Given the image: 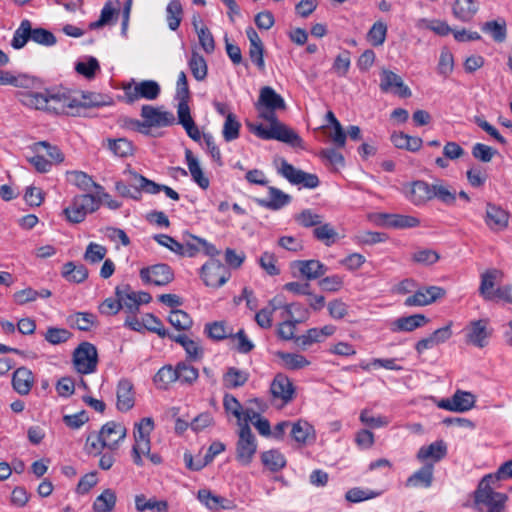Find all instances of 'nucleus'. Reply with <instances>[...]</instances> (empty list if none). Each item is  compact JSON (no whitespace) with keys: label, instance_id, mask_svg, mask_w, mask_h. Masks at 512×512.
Wrapping results in <instances>:
<instances>
[{"label":"nucleus","instance_id":"1","mask_svg":"<svg viewBox=\"0 0 512 512\" xmlns=\"http://www.w3.org/2000/svg\"><path fill=\"white\" fill-rule=\"evenodd\" d=\"M494 484V476H491V474L485 475L480 480L473 494V507L477 512L505 509L508 496L504 493L496 492L492 487Z\"/></svg>","mask_w":512,"mask_h":512},{"label":"nucleus","instance_id":"2","mask_svg":"<svg viewBox=\"0 0 512 512\" xmlns=\"http://www.w3.org/2000/svg\"><path fill=\"white\" fill-rule=\"evenodd\" d=\"M98 354L96 347L89 342H82L73 353L75 369L81 374H89L96 370Z\"/></svg>","mask_w":512,"mask_h":512},{"label":"nucleus","instance_id":"3","mask_svg":"<svg viewBox=\"0 0 512 512\" xmlns=\"http://www.w3.org/2000/svg\"><path fill=\"white\" fill-rule=\"evenodd\" d=\"M126 102L134 103L140 98L148 100L156 99L160 94V86L156 81L144 80L139 83H127L123 85Z\"/></svg>","mask_w":512,"mask_h":512},{"label":"nucleus","instance_id":"4","mask_svg":"<svg viewBox=\"0 0 512 512\" xmlns=\"http://www.w3.org/2000/svg\"><path fill=\"white\" fill-rule=\"evenodd\" d=\"M239 439L236 447V459L242 465L251 463L256 453L257 444L251 428L247 423H239Z\"/></svg>","mask_w":512,"mask_h":512},{"label":"nucleus","instance_id":"5","mask_svg":"<svg viewBox=\"0 0 512 512\" xmlns=\"http://www.w3.org/2000/svg\"><path fill=\"white\" fill-rule=\"evenodd\" d=\"M201 276L206 286L218 288L230 278V272L217 259H210L201 268Z\"/></svg>","mask_w":512,"mask_h":512},{"label":"nucleus","instance_id":"6","mask_svg":"<svg viewBox=\"0 0 512 512\" xmlns=\"http://www.w3.org/2000/svg\"><path fill=\"white\" fill-rule=\"evenodd\" d=\"M141 116L144 119L145 130H149L151 127H167L175 123V116L172 112L151 105L142 106Z\"/></svg>","mask_w":512,"mask_h":512},{"label":"nucleus","instance_id":"7","mask_svg":"<svg viewBox=\"0 0 512 512\" xmlns=\"http://www.w3.org/2000/svg\"><path fill=\"white\" fill-rule=\"evenodd\" d=\"M488 323V319L471 321L465 328L466 342L478 348L485 347L492 335V329L488 327Z\"/></svg>","mask_w":512,"mask_h":512},{"label":"nucleus","instance_id":"8","mask_svg":"<svg viewBox=\"0 0 512 512\" xmlns=\"http://www.w3.org/2000/svg\"><path fill=\"white\" fill-rule=\"evenodd\" d=\"M140 277L145 283L164 286L173 280L174 274L169 265L160 263L142 268Z\"/></svg>","mask_w":512,"mask_h":512},{"label":"nucleus","instance_id":"9","mask_svg":"<svg viewBox=\"0 0 512 512\" xmlns=\"http://www.w3.org/2000/svg\"><path fill=\"white\" fill-rule=\"evenodd\" d=\"M154 429V421L151 417L143 418L135 424L133 453H142L149 455L150 452V433Z\"/></svg>","mask_w":512,"mask_h":512},{"label":"nucleus","instance_id":"10","mask_svg":"<svg viewBox=\"0 0 512 512\" xmlns=\"http://www.w3.org/2000/svg\"><path fill=\"white\" fill-rule=\"evenodd\" d=\"M125 436L126 428L120 423L110 421L101 428L99 432V442L101 443V447H107L113 450Z\"/></svg>","mask_w":512,"mask_h":512},{"label":"nucleus","instance_id":"11","mask_svg":"<svg viewBox=\"0 0 512 512\" xmlns=\"http://www.w3.org/2000/svg\"><path fill=\"white\" fill-rule=\"evenodd\" d=\"M380 89L384 93L394 92L402 98L412 95L410 88L404 84L402 78L387 69H383L381 72Z\"/></svg>","mask_w":512,"mask_h":512},{"label":"nucleus","instance_id":"12","mask_svg":"<svg viewBox=\"0 0 512 512\" xmlns=\"http://www.w3.org/2000/svg\"><path fill=\"white\" fill-rule=\"evenodd\" d=\"M432 194L433 184L431 185L423 180L413 181L406 192L408 200L415 206L425 205L428 201L432 200Z\"/></svg>","mask_w":512,"mask_h":512},{"label":"nucleus","instance_id":"13","mask_svg":"<svg viewBox=\"0 0 512 512\" xmlns=\"http://www.w3.org/2000/svg\"><path fill=\"white\" fill-rule=\"evenodd\" d=\"M509 222V213L492 203L486 205L485 223L494 232L502 231L507 228Z\"/></svg>","mask_w":512,"mask_h":512},{"label":"nucleus","instance_id":"14","mask_svg":"<svg viewBox=\"0 0 512 512\" xmlns=\"http://www.w3.org/2000/svg\"><path fill=\"white\" fill-rule=\"evenodd\" d=\"M67 181L76 186L79 190L83 192H91L92 189H95L98 194H102L104 197H108L107 193L103 192V187L96 183L91 176L83 171H68L66 173Z\"/></svg>","mask_w":512,"mask_h":512},{"label":"nucleus","instance_id":"15","mask_svg":"<svg viewBox=\"0 0 512 512\" xmlns=\"http://www.w3.org/2000/svg\"><path fill=\"white\" fill-rule=\"evenodd\" d=\"M81 100L68 95H50L48 111L56 114H74L73 109L80 108Z\"/></svg>","mask_w":512,"mask_h":512},{"label":"nucleus","instance_id":"16","mask_svg":"<svg viewBox=\"0 0 512 512\" xmlns=\"http://www.w3.org/2000/svg\"><path fill=\"white\" fill-rule=\"evenodd\" d=\"M270 391L274 398L281 399L284 403H289L294 396V386L291 380L284 374H277L273 379Z\"/></svg>","mask_w":512,"mask_h":512},{"label":"nucleus","instance_id":"17","mask_svg":"<svg viewBox=\"0 0 512 512\" xmlns=\"http://www.w3.org/2000/svg\"><path fill=\"white\" fill-rule=\"evenodd\" d=\"M257 109L261 108H270V109H278V110H285L286 109V103L283 99V97L276 93V91L269 87L264 86L260 90V95L258 102L256 104Z\"/></svg>","mask_w":512,"mask_h":512},{"label":"nucleus","instance_id":"18","mask_svg":"<svg viewBox=\"0 0 512 512\" xmlns=\"http://www.w3.org/2000/svg\"><path fill=\"white\" fill-rule=\"evenodd\" d=\"M428 318L423 314H414L406 317H400L390 324L392 332H411L428 323Z\"/></svg>","mask_w":512,"mask_h":512},{"label":"nucleus","instance_id":"19","mask_svg":"<svg viewBox=\"0 0 512 512\" xmlns=\"http://www.w3.org/2000/svg\"><path fill=\"white\" fill-rule=\"evenodd\" d=\"M294 266L308 281L318 279L327 272V267L318 260H299L294 262Z\"/></svg>","mask_w":512,"mask_h":512},{"label":"nucleus","instance_id":"20","mask_svg":"<svg viewBox=\"0 0 512 512\" xmlns=\"http://www.w3.org/2000/svg\"><path fill=\"white\" fill-rule=\"evenodd\" d=\"M116 396L117 409L121 412L129 411L134 406L133 384L127 379L120 380Z\"/></svg>","mask_w":512,"mask_h":512},{"label":"nucleus","instance_id":"21","mask_svg":"<svg viewBox=\"0 0 512 512\" xmlns=\"http://www.w3.org/2000/svg\"><path fill=\"white\" fill-rule=\"evenodd\" d=\"M479 6L474 0H455L452 6L453 16L462 21L470 22L478 12Z\"/></svg>","mask_w":512,"mask_h":512},{"label":"nucleus","instance_id":"22","mask_svg":"<svg viewBox=\"0 0 512 512\" xmlns=\"http://www.w3.org/2000/svg\"><path fill=\"white\" fill-rule=\"evenodd\" d=\"M34 383V377L31 372L26 367H20L16 369L13 373L12 377V385L15 391H17L21 395H27Z\"/></svg>","mask_w":512,"mask_h":512},{"label":"nucleus","instance_id":"23","mask_svg":"<svg viewBox=\"0 0 512 512\" xmlns=\"http://www.w3.org/2000/svg\"><path fill=\"white\" fill-rule=\"evenodd\" d=\"M268 193L269 198L257 199L258 204L264 208L270 210H279L291 201V196L278 188L271 186L268 188Z\"/></svg>","mask_w":512,"mask_h":512},{"label":"nucleus","instance_id":"24","mask_svg":"<svg viewBox=\"0 0 512 512\" xmlns=\"http://www.w3.org/2000/svg\"><path fill=\"white\" fill-rule=\"evenodd\" d=\"M447 454V446L443 440L435 441L427 446H422L417 453V459L426 461L428 459L438 462Z\"/></svg>","mask_w":512,"mask_h":512},{"label":"nucleus","instance_id":"25","mask_svg":"<svg viewBox=\"0 0 512 512\" xmlns=\"http://www.w3.org/2000/svg\"><path fill=\"white\" fill-rule=\"evenodd\" d=\"M433 463H426L418 471L414 472L406 481L407 487H424L431 486L433 481Z\"/></svg>","mask_w":512,"mask_h":512},{"label":"nucleus","instance_id":"26","mask_svg":"<svg viewBox=\"0 0 512 512\" xmlns=\"http://www.w3.org/2000/svg\"><path fill=\"white\" fill-rule=\"evenodd\" d=\"M272 129V139L287 143L291 146H300L301 138L299 135L283 124L282 122L276 123L274 126H271Z\"/></svg>","mask_w":512,"mask_h":512},{"label":"nucleus","instance_id":"27","mask_svg":"<svg viewBox=\"0 0 512 512\" xmlns=\"http://www.w3.org/2000/svg\"><path fill=\"white\" fill-rule=\"evenodd\" d=\"M185 158L193 181L196 182L202 189H207L210 184L209 179L204 175L199 161L193 155L191 150L186 149Z\"/></svg>","mask_w":512,"mask_h":512},{"label":"nucleus","instance_id":"28","mask_svg":"<svg viewBox=\"0 0 512 512\" xmlns=\"http://www.w3.org/2000/svg\"><path fill=\"white\" fill-rule=\"evenodd\" d=\"M502 276V272L497 269H489L481 275V283L479 287V293L485 300L494 299V291L492 289L495 286V282Z\"/></svg>","mask_w":512,"mask_h":512},{"label":"nucleus","instance_id":"29","mask_svg":"<svg viewBox=\"0 0 512 512\" xmlns=\"http://www.w3.org/2000/svg\"><path fill=\"white\" fill-rule=\"evenodd\" d=\"M49 96L44 93L27 91L19 93V101L27 107L48 111Z\"/></svg>","mask_w":512,"mask_h":512},{"label":"nucleus","instance_id":"30","mask_svg":"<svg viewBox=\"0 0 512 512\" xmlns=\"http://www.w3.org/2000/svg\"><path fill=\"white\" fill-rule=\"evenodd\" d=\"M382 217L385 219V224L391 228L405 229L418 227L420 225V220L411 215L383 214Z\"/></svg>","mask_w":512,"mask_h":512},{"label":"nucleus","instance_id":"31","mask_svg":"<svg viewBox=\"0 0 512 512\" xmlns=\"http://www.w3.org/2000/svg\"><path fill=\"white\" fill-rule=\"evenodd\" d=\"M116 297L121 301L122 308H125L129 313L136 314L139 310L136 292L130 291L129 285L116 287Z\"/></svg>","mask_w":512,"mask_h":512},{"label":"nucleus","instance_id":"32","mask_svg":"<svg viewBox=\"0 0 512 512\" xmlns=\"http://www.w3.org/2000/svg\"><path fill=\"white\" fill-rule=\"evenodd\" d=\"M391 142L399 149H406L411 152H416L422 147V139L420 137L410 136L403 132L393 133L391 135Z\"/></svg>","mask_w":512,"mask_h":512},{"label":"nucleus","instance_id":"33","mask_svg":"<svg viewBox=\"0 0 512 512\" xmlns=\"http://www.w3.org/2000/svg\"><path fill=\"white\" fill-rule=\"evenodd\" d=\"M189 69L193 77L197 81H203L208 74V66L204 57L195 49L191 52V57L188 60Z\"/></svg>","mask_w":512,"mask_h":512},{"label":"nucleus","instance_id":"34","mask_svg":"<svg viewBox=\"0 0 512 512\" xmlns=\"http://www.w3.org/2000/svg\"><path fill=\"white\" fill-rule=\"evenodd\" d=\"M204 331L214 341H222L233 336V329L227 326L225 321L207 323Z\"/></svg>","mask_w":512,"mask_h":512},{"label":"nucleus","instance_id":"35","mask_svg":"<svg viewBox=\"0 0 512 512\" xmlns=\"http://www.w3.org/2000/svg\"><path fill=\"white\" fill-rule=\"evenodd\" d=\"M62 276L69 282L82 283L88 277V270L83 264L67 262L63 266Z\"/></svg>","mask_w":512,"mask_h":512},{"label":"nucleus","instance_id":"36","mask_svg":"<svg viewBox=\"0 0 512 512\" xmlns=\"http://www.w3.org/2000/svg\"><path fill=\"white\" fill-rule=\"evenodd\" d=\"M452 403L455 412L462 413L469 411L475 406L476 398L471 392L457 390L452 395Z\"/></svg>","mask_w":512,"mask_h":512},{"label":"nucleus","instance_id":"37","mask_svg":"<svg viewBox=\"0 0 512 512\" xmlns=\"http://www.w3.org/2000/svg\"><path fill=\"white\" fill-rule=\"evenodd\" d=\"M69 325L81 331H89L96 323V316L89 312H76L67 318Z\"/></svg>","mask_w":512,"mask_h":512},{"label":"nucleus","instance_id":"38","mask_svg":"<svg viewBox=\"0 0 512 512\" xmlns=\"http://www.w3.org/2000/svg\"><path fill=\"white\" fill-rule=\"evenodd\" d=\"M29 40H31V22L28 19H24L14 32L11 46L19 50L22 49Z\"/></svg>","mask_w":512,"mask_h":512},{"label":"nucleus","instance_id":"39","mask_svg":"<svg viewBox=\"0 0 512 512\" xmlns=\"http://www.w3.org/2000/svg\"><path fill=\"white\" fill-rule=\"evenodd\" d=\"M116 493L112 489H105L94 501L95 512H111L116 505Z\"/></svg>","mask_w":512,"mask_h":512},{"label":"nucleus","instance_id":"40","mask_svg":"<svg viewBox=\"0 0 512 512\" xmlns=\"http://www.w3.org/2000/svg\"><path fill=\"white\" fill-rule=\"evenodd\" d=\"M106 147L118 157H127L133 154V144L126 138L105 140Z\"/></svg>","mask_w":512,"mask_h":512},{"label":"nucleus","instance_id":"41","mask_svg":"<svg viewBox=\"0 0 512 512\" xmlns=\"http://www.w3.org/2000/svg\"><path fill=\"white\" fill-rule=\"evenodd\" d=\"M277 356L282 361L283 366L288 370H300L310 365V361L301 354L278 352Z\"/></svg>","mask_w":512,"mask_h":512},{"label":"nucleus","instance_id":"42","mask_svg":"<svg viewBox=\"0 0 512 512\" xmlns=\"http://www.w3.org/2000/svg\"><path fill=\"white\" fill-rule=\"evenodd\" d=\"M248 381V373L235 367L228 368L223 376V384L226 388L232 389L243 386Z\"/></svg>","mask_w":512,"mask_h":512},{"label":"nucleus","instance_id":"43","mask_svg":"<svg viewBox=\"0 0 512 512\" xmlns=\"http://www.w3.org/2000/svg\"><path fill=\"white\" fill-rule=\"evenodd\" d=\"M182 5L179 0H171L166 7V19L168 27L175 31L179 28L182 20Z\"/></svg>","mask_w":512,"mask_h":512},{"label":"nucleus","instance_id":"44","mask_svg":"<svg viewBox=\"0 0 512 512\" xmlns=\"http://www.w3.org/2000/svg\"><path fill=\"white\" fill-rule=\"evenodd\" d=\"M78 201L77 196H75L71 204L63 210L66 219L73 224L83 222L88 214L86 210H84L83 204H80Z\"/></svg>","mask_w":512,"mask_h":512},{"label":"nucleus","instance_id":"45","mask_svg":"<svg viewBox=\"0 0 512 512\" xmlns=\"http://www.w3.org/2000/svg\"><path fill=\"white\" fill-rule=\"evenodd\" d=\"M261 460L264 466H266L272 472H277L286 465L284 456L277 450H269L263 452L261 455Z\"/></svg>","mask_w":512,"mask_h":512},{"label":"nucleus","instance_id":"46","mask_svg":"<svg viewBox=\"0 0 512 512\" xmlns=\"http://www.w3.org/2000/svg\"><path fill=\"white\" fill-rule=\"evenodd\" d=\"M177 379L176 367L173 368L171 365L163 366L154 376L155 384L164 390L168 388L169 384L177 381Z\"/></svg>","mask_w":512,"mask_h":512},{"label":"nucleus","instance_id":"47","mask_svg":"<svg viewBox=\"0 0 512 512\" xmlns=\"http://www.w3.org/2000/svg\"><path fill=\"white\" fill-rule=\"evenodd\" d=\"M241 124L233 113H227L223 125V138L226 142H231L239 137Z\"/></svg>","mask_w":512,"mask_h":512},{"label":"nucleus","instance_id":"48","mask_svg":"<svg viewBox=\"0 0 512 512\" xmlns=\"http://www.w3.org/2000/svg\"><path fill=\"white\" fill-rule=\"evenodd\" d=\"M291 436L296 442L304 444L314 437V429L308 422L298 421L292 425Z\"/></svg>","mask_w":512,"mask_h":512},{"label":"nucleus","instance_id":"49","mask_svg":"<svg viewBox=\"0 0 512 512\" xmlns=\"http://www.w3.org/2000/svg\"><path fill=\"white\" fill-rule=\"evenodd\" d=\"M177 381L182 384L192 385L199 376L198 370L187 364L186 362H179L176 365Z\"/></svg>","mask_w":512,"mask_h":512},{"label":"nucleus","instance_id":"50","mask_svg":"<svg viewBox=\"0 0 512 512\" xmlns=\"http://www.w3.org/2000/svg\"><path fill=\"white\" fill-rule=\"evenodd\" d=\"M482 30L491 34L496 42H503L506 39V22L503 19L485 22Z\"/></svg>","mask_w":512,"mask_h":512},{"label":"nucleus","instance_id":"51","mask_svg":"<svg viewBox=\"0 0 512 512\" xmlns=\"http://www.w3.org/2000/svg\"><path fill=\"white\" fill-rule=\"evenodd\" d=\"M43 336L48 343L60 345L66 343L72 337V333L65 328L50 326Z\"/></svg>","mask_w":512,"mask_h":512},{"label":"nucleus","instance_id":"52","mask_svg":"<svg viewBox=\"0 0 512 512\" xmlns=\"http://www.w3.org/2000/svg\"><path fill=\"white\" fill-rule=\"evenodd\" d=\"M135 505L138 511H144L147 509L157 510L158 512H167L168 503L165 500L157 501L155 499L146 500L143 494L135 497Z\"/></svg>","mask_w":512,"mask_h":512},{"label":"nucleus","instance_id":"53","mask_svg":"<svg viewBox=\"0 0 512 512\" xmlns=\"http://www.w3.org/2000/svg\"><path fill=\"white\" fill-rule=\"evenodd\" d=\"M169 323L178 330H188L192 324V318L183 310L174 309L168 316Z\"/></svg>","mask_w":512,"mask_h":512},{"label":"nucleus","instance_id":"54","mask_svg":"<svg viewBox=\"0 0 512 512\" xmlns=\"http://www.w3.org/2000/svg\"><path fill=\"white\" fill-rule=\"evenodd\" d=\"M437 198L446 205H453L456 201V191L442 183L433 184L432 199Z\"/></svg>","mask_w":512,"mask_h":512},{"label":"nucleus","instance_id":"55","mask_svg":"<svg viewBox=\"0 0 512 512\" xmlns=\"http://www.w3.org/2000/svg\"><path fill=\"white\" fill-rule=\"evenodd\" d=\"M387 34V25L382 21L373 24L367 34L368 41L373 46H380L385 42Z\"/></svg>","mask_w":512,"mask_h":512},{"label":"nucleus","instance_id":"56","mask_svg":"<svg viewBox=\"0 0 512 512\" xmlns=\"http://www.w3.org/2000/svg\"><path fill=\"white\" fill-rule=\"evenodd\" d=\"M31 40L39 45L48 47L55 45L57 42V39L52 32L41 27H31Z\"/></svg>","mask_w":512,"mask_h":512},{"label":"nucleus","instance_id":"57","mask_svg":"<svg viewBox=\"0 0 512 512\" xmlns=\"http://www.w3.org/2000/svg\"><path fill=\"white\" fill-rule=\"evenodd\" d=\"M313 235L317 240L323 241L327 246L335 242L337 237L336 230L329 224H320L313 230Z\"/></svg>","mask_w":512,"mask_h":512},{"label":"nucleus","instance_id":"58","mask_svg":"<svg viewBox=\"0 0 512 512\" xmlns=\"http://www.w3.org/2000/svg\"><path fill=\"white\" fill-rule=\"evenodd\" d=\"M40 148H44L46 150V154L49 156V161H51L52 164H58L64 161V154L57 146H53L47 141H39L34 143L32 146V150L35 152H39Z\"/></svg>","mask_w":512,"mask_h":512},{"label":"nucleus","instance_id":"59","mask_svg":"<svg viewBox=\"0 0 512 512\" xmlns=\"http://www.w3.org/2000/svg\"><path fill=\"white\" fill-rule=\"evenodd\" d=\"M153 239L161 246L168 248L177 255L185 256L184 245L166 234H156Z\"/></svg>","mask_w":512,"mask_h":512},{"label":"nucleus","instance_id":"60","mask_svg":"<svg viewBox=\"0 0 512 512\" xmlns=\"http://www.w3.org/2000/svg\"><path fill=\"white\" fill-rule=\"evenodd\" d=\"M107 254V249L97 243L91 242L86 248L84 253V260L91 263L96 264L102 261Z\"/></svg>","mask_w":512,"mask_h":512},{"label":"nucleus","instance_id":"61","mask_svg":"<svg viewBox=\"0 0 512 512\" xmlns=\"http://www.w3.org/2000/svg\"><path fill=\"white\" fill-rule=\"evenodd\" d=\"M129 174L137 182V186H139L138 189L140 192L141 190H144L146 193L149 194H157L162 191L163 185L157 184L154 181L149 180L136 172L130 171Z\"/></svg>","mask_w":512,"mask_h":512},{"label":"nucleus","instance_id":"62","mask_svg":"<svg viewBox=\"0 0 512 512\" xmlns=\"http://www.w3.org/2000/svg\"><path fill=\"white\" fill-rule=\"evenodd\" d=\"M81 98L83 101H81L80 107L84 108L99 107L109 105L111 103V99L109 97L93 92H83Z\"/></svg>","mask_w":512,"mask_h":512},{"label":"nucleus","instance_id":"63","mask_svg":"<svg viewBox=\"0 0 512 512\" xmlns=\"http://www.w3.org/2000/svg\"><path fill=\"white\" fill-rule=\"evenodd\" d=\"M295 220L303 227H313L322 224L323 217L311 209H305L295 216Z\"/></svg>","mask_w":512,"mask_h":512},{"label":"nucleus","instance_id":"64","mask_svg":"<svg viewBox=\"0 0 512 512\" xmlns=\"http://www.w3.org/2000/svg\"><path fill=\"white\" fill-rule=\"evenodd\" d=\"M143 325L146 329L156 333L161 338H165L168 335V331L164 328L161 320L153 314L148 313L144 315Z\"/></svg>","mask_w":512,"mask_h":512}]
</instances>
